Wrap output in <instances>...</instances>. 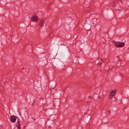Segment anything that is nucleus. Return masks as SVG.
<instances>
[{"mask_svg":"<svg viewBox=\"0 0 129 129\" xmlns=\"http://www.w3.org/2000/svg\"><path fill=\"white\" fill-rule=\"evenodd\" d=\"M115 46L118 47H121L124 46V43L122 42H114Z\"/></svg>","mask_w":129,"mask_h":129,"instance_id":"nucleus-1","label":"nucleus"},{"mask_svg":"<svg viewBox=\"0 0 129 129\" xmlns=\"http://www.w3.org/2000/svg\"><path fill=\"white\" fill-rule=\"evenodd\" d=\"M39 20V18L36 16L33 15L31 18V21L36 22Z\"/></svg>","mask_w":129,"mask_h":129,"instance_id":"nucleus-2","label":"nucleus"},{"mask_svg":"<svg viewBox=\"0 0 129 129\" xmlns=\"http://www.w3.org/2000/svg\"><path fill=\"white\" fill-rule=\"evenodd\" d=\"M16 116L14 115L11 116L10 118V120L12 122H15L16 120Z\"/></svg>","mask_w":129,"mask_h":129,"instance_id":"nucleus-3","label":"nucleus"},{"mask_svg":"<svg viewBox=\"0 0 129 129\" xmlns=\"http://www.w3.org/2000/svg\"><path fill=\"white\" fill-rule=\"evenodd\" d=\"M16 126L17 127L18 129H21V124L19 120H18L17 122Z\"/></svg>","mask_w":129,"mask_h":129,"instance_id":"nucleus-4","label":"nucleus"},{"mask_svg":"<svg viewBox=\"0 0 129 129\" xmlns=\"http://www.w3.org/2000/svg\"><path fill=\"white\" fill-rule=\"evenodd\" d=\"M45 23V21L44 20H40L39 24V25L40 27H42Z\"/></svg>","mask_w":129,"mask_h":129,"instance_id":"nucleus-5","label":"nucleus"},{"mask_svg":"<svg viewBox=\"0 0 129 129\" xmlns=\"http://www.w3.org/2000/svg\"><path fill=\"white\" fill-rule=\"evenodd\" d=\"M52 85L53 84L51 83L49 84L48 85V87L50 89L54 88L55 87V84H54V85L53 86H52Z\"/></svg>","mask_w":129,"mask_h":129,"instance_id":"nucleus-6","label":"nucleus"},{"mask_svg":"<svg viewBox=\"0 0 129 129\" xmlns=\"http://www.w3.org/2000/svg\"><path fill=\"white\" fill-rule=\"evenodd\" d=\"M115 92L114 91L109 96V98L110 99L112 98V97L114 96V95L115 94Z\"/></svg>","mask_w":129,"mask_h":129,"instance_id":"nucleus-7","label":"nucleus"},{"mask_svg":"<svg viewBox=\"0 0 129 129\" xmlns=\"http://www.w3.org/2000/svg\"><path fill=\"white\" fill-rule=\"evenodd\" d=\"M87 118L88 119L87 121H89L90 120L91 118L90 117V116H88L87 117Z\"/></svg>","mask_w":129,"mask_h":129,"instance_id":"nucleus-8","label":"nucleus"},{"mask_svg":"<svg viewBox=\"0 0 129 129\" xmlns=\"http://www.w3.org/2000/svg\"><path fill=\"white\" fill-rule=\"evenodd\" d=\"M101 41H102V43L103 44H104L105 43L104 39H101Z\"/></svg>","mask_w":129,"mask_h":129,"instance_id":"nucleus-9","label":"nucleus"},{"mask_svg":"<svg viewBox=\"0 0 129 129\" xmlns=\"http://www.w3.org/2000/svg\"><path fill=\"white\" fill-rule=\"evenodd\" d=\"M54 107V105H53L52 106V107H50V108L51 109H52Z\"/></svg>","mask_w":129,"mask_h":129,"instance_id":"nucleus-10","label":"nucleus"},{"mask_svg":"<svg viewBox=\"0 0 129 129\" xmlns=\"http://www.w3.org/2000/svg\"><path fill=\"white\" fill-rule=\"evenodd\" d=\"M35 100H34L33 101V104H32V106L33 105H34V104L35 103Z\"/></svg>","mask_w":129,"mask_h":129,"instance_id":"nucleus-11","label":"nucleus"},{"mask_svg":"<svg viewBox=\"0 0 129 129\" xmlns=\"http://www.w3.org/2000/svg\"><path fill=\"white\" fill-rule=\"evenodd\" d=\"M101 63H99L98 64V66H99L101 64Z\"/></svg>","mask_w":129,"mask_h":129,"instance_id":"nucleus-12","label":"nucleus"},{"mask_svg":"<svg viewBox=\"0 0 129 129\" xmlns=\"http://www.w3.org/2000/svg\"><path fill=\"white\" fill-rule=\"evenodd\" d=\"M84 13L85 14H86L87 13V11H85V12Z\"/></svg>","mask_w":129,"mask_h":129,"instance_id":"nucleus-13","label":"nucleus"},{"mask_svg":"<svg viewBox=\"0 0 129 129\" xmlns=\"http://www.w3.org/2000/svg\"><path fill=\"white\" fill-rule=\"evenodd\" d=\"M116 57L117 58H118V60H119V57L117 56Z\"/></svg>","mask_w":129,"mask_h":129,"instance_id":"nucleus-14","label":"nucleus"},{"mask_svg":"<svg viewBox=\"0 0 129 129\" xmlns=\"http://www.w3.org/2000/svg\"><path fill=\"white\" fill-rule=\"evenodd\" d=\"M81 63H82V61L81 60H80L79 61Z\"/></svg>","mask_w":129,"mask_h":129,"instance_id":"nucleus-15","label":"nucleus"},{"mask_svg":"<svg viewBox=\"0 0 129 129\" xmlns=\"http://www.w3.org/2000/svg\"><path fill=\"white\" fill-rule=\"evenodd\" d=\"M110 92H112V91H113V90H110Z\"/></svg>","mask_w":129,"mask_h":129,"instance_id":"nucleus-16","label":"nucleus"},{"mask_svg":"<svg viewBox=\"0 0 129 129\" xmlns=\"http://www.w3.org/2000/svg\"><path fill=\"white\" fill-rule=\"evenodd\" d=\"M22 69H24V67H23V68H22Z\"/></svg>","mask_w":129,"mask_h":129,"instance_id":"nucleus-17","label":"nucleus"},{"mask_svg":"<svg viewBox=\"0 0 129 129\" xmlns=\"http://www.w3.org/2000/svg\"><path fill=\"white\" fill-rule=\"evenodd\" d=\"M90 6V5L89 4V5L88 7H89Z\"/></svg>","mask_w":129,"mask_h":129,"instance_id":"nucleus-18","label":"nucleus"},{"mask_svg":"<svg viewBox=\"0 0 129 129\" xmlns=\"http://www.w3.org/2000/svg\"><path fill=\"white\" fill-rule=\"evenodd\" d=\"M109 71V70H107L108 72Z\"/></svg>","mask_w":129,"mask_h":129,"instance_id":"nucleus-19","label":"nucleus"},{"mask_svg":"<svg viewBox=\"0 0 129 129\" xmlns=\"http://www.w3.org/2000/svg\"><path fill=\"white\" fill-rule=\"evenodd\" d=\"M127 80H126V81H127Z\"/></svg>","mask_w":129,"mask_h":129,"instance_id":"nucleus-20","label":"nucleus"},{"mask_svg":"<svg viewBox=\"0 0 129 129\" xmlns=\"http://www.w3.org/2000/svg\"><path fill=\"white\" fill-rule=\"evenodd\" d=\"M98 59H98H98H99V57H98Z\"/></svg>","mask_w":129,"mask_h":129,"instance_id":"nucleus-21","label":"nucleus"},{"mask_svg":"<svg viewBox=\"0 0 129 129\" xmlns=\"http://www.w3.org/2000/svg\"><path fill=\"white\" fill-rule=\"evenodd\" d=\"M66 89H67V88H66V89H65V90H66Z\"/></svg>","mask_w":129,"mask_h":129,"instance_id":"nucleus-22","label":"nucleus"},{"mask_svg":"<svg viewBox=\"0 0 129 129\" xmlns=\"http://www.w3.org/2000/svg\"><path fill=\"white\" fill-rule=\"evenodd\" d=\"M115 102V101H113V102Z\"/></svg>","mask_w":129,"mask_h":129,"instance_id":"nucleus-23","label":"nucleus"},{"mask_svg":"<svg viewBox=\"0 0 129 129\" xmlns=\"http://www.w3.org/2000/svg\"><path fill=\"white\" fill-rule=\"evenodd\" d=\"M115 102V101H113V102Z\"/></svg>","mask_w":129,"mask_h":129,"instance_id":"nucleus-24","label":"nucleus"},{"mask_svg":"<svg viewBox=\"0 0 129 129\" xmlns=\"http://www.w3.org/2000/svg\"><path fill=\"white\" fill-rule=\"evenodd\" d=\"M101 42H100V43H101Z\"/></svg>","mask_w":129,"mask_h":129,"instance_id":"nucleus-25","label":"nucleus"},{"mask_svg":"<svg viewBox=\"0 0 129 129\" xmlns=\"http://www.w3.org/2000/svg\"><path fill=\"white\" fill-rule=\"evenodd\" d=\"M101 42H100V43H101Z\"/></svg>","mask_w":129,"mask_h":129,"instance_id":"nucleus-26","label":"nucleus"}]
</instances>
